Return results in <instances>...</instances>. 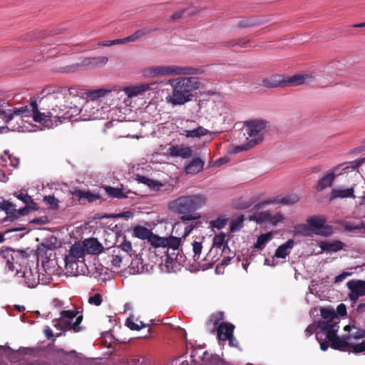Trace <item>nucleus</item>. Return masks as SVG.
I'll list each match as a JSON object with an SVG mask.
<instances>
[{
  "label": "nucleus",
  "mask_w": 365,
  "mask_h": 365,
  "mask_svg": "<svg viewBox=\"0 0 365 365\" xmlns=\"http://www.w3.org/2000/svg\"><path fill=\"white\" fill-rule=\"evenodd\" d=\"M234 329L235 326L232 324L225 322L220 323L216 329L219 341H227V339H229L233 334Z\"/></svg>",
  "instance_id": "obj_16"
},
{
  "label": "nucleus",
  "mask_w": 365,
  "mask_h": 365,
  "mask_svg": "<svg viewBox=\"0 0 365 365\" xmlns=\"http://www.w3.org/2000/svg\"><path fill=\"white\" fill-rule=\"evenodd\" d=\"M272 234L271 232H267L264 234L260 235L257 240L254 247L256 249L262 250L267 242L271 239Z\"/></svg>",
  "instance_id": "obj_42"
},
{
  "label": "nucleus",
  "mask_w": 365,
  "mask_h": 365,
  "mask_svg": "<svg viewBox=\"0 0 365 365\" xmlns=\"http://www.w3.org/2000/svg\"><path fill=\"white\" fill-rule=\"evenodd\" d=\"M54 327L61 331H65L66 330L70 329L69 327H66L64 324L62 322V319H56L53 320Z\"/></svg>",
  "instance_id": "obj_63"
},
{
  "label": "nucleus",
  "mask_w": 365,
  "mask_h": 365,
  "mask_svg": "<svg viewBox=\"0 0 365 365\" xmlns=\"http://www.w3.org/2000/svg\"><path fill=\"white\" fill-rule=\"evenodd\" d=\"M228 221L227 218L225 217H217V219L210 221L211 227L217 229H222L227 225Z\"/></svg>",
  "instance_id": "obj_49"
},
{
  "label": "nucleus",
  "mask_w": 365,
  "mask_h": 365,
  "mask_svg": "<svg viewBox=\"0 0 365 365\" xmlns=\"http://www.w3.org/2000/svg\"><path fill=\"white\" fill-rule=\"evenodd\" d=\"M181 243V238L170 236L166 238L165 242V248L171 249L172 251H178V248Z\"/></svg>",
  "instance_id": "obj_38"
},
{
  "label": "nucleus",
  "mask_w": 365,
  "mask_h": 365,
  "mask_svg": "<svg viewBox=\"0 0 365 365\" xmlns=\"http://www.w3.org/2000/svg\"><path fill=\"white\" fill-rule=\"evenodd\" d=\"M262 142V139L260 138H251L250 140H247V143H245L241 145H237L233 148L232 152L235 153H240L241 151L244 150H248L250 148H253L256 145L259 144Z\"/></svg>",
  "instance_id": "obj_32"
},
{
  "label": "nucleus",
  "mask_w": 365,
  "mask_h": 365,
  "mask_svg": "<svg viewBox=\"0 0 365 365\" xmlns=\"http://www.w3.org/2000/svg\"><path fill=\"white\" fill-rule=\"evenodd\" d=\"M75 318H76L75 322L73 324L71 323V325L68 326V327L70 328V329H73L75 332H77V331H81V328L80 327L79 325L83 320V315L81 314L79 316H76Z\"/></svg>",
  "instance_id": "obj_52"
},
{
  "label": "nucleus",
  "mask_w": 365,
  "mask_h": 365,
  "mask_svg": "<svg viewBox=\"0 0 365 365\" xmlns=\"http://www.w3.org/2000/svg\"><path fill=\"white\" fill-rule=\"evenodd\" d=\"M209 131L202 126H198L197 128L193 130H185L183 134L187 138H200L207 135Z\"/></svg>",
  "instance_id": "obj_35"
},
{
  "label": "nucleus",
  "mask_w": 365,
  "mask_h": 365,
  "mask_svg": "<svg viewBox=\"0 0 365 365\" xmlns=\"http://www.w3.org/2000/svg\"><path fill=\"white\" fill-rule=\"evenodd\" d=\"M269 218H270V212L269 211H264L260 212L257 217V222H269Z\"/></svg>",
  "instance_id": "obj_57"
},
{
  "label": "nucleus",
  "mask_w": 365,
  "mask_h": 365,
  "mask_svg": "<svg viewBox=\"0 0 365 365\" xmlns=\"http://www.w3.org/2000/svg\"><path fill=\"white\" fill-rule=\"evenodd\" d=\"M14 195L16 197L17 199L21 200L26 205H29V202H31V197L27 193H24L22 192H15Z\"/></svg>",
  "instance_id": "obj_53"
},
{
  "label": "nucleus",
  "mask_w": 365,
  "mask_h": 365,
  "mask_svg": "<svg viewBox=\"0 0 365 365\" xmlns=\"http://www.w3.org/2000/svg\"><path fill=\"white\" fill-rule=\"evenodd\" d=\"M150 89V84L144 83L139 86H128L123 91L129 98L141 95Z\"/></svg>",
  "instance_id": "obj_24"
},
{
  "label": "nucleus",
  "mask_w": 365,
  "mask_h": 365,
  "mask_svg": "<svg viewBox=\"0 0 365 365\" xmlns=\"http://www.w3.org/2000/svg\"><path fill=\"white\" fill-rule=\"evenodd\" d=\"M180 359V358H178V359H174L172 361V365H199V364H197L195 362V359H192V361H191L192 363L194 362L193 364H190L187 361H182L179 363Z\"/></svg>",
  "instance_id": "obj_64"
},
{
  "label": "nucleus",
  "mask_w": 365,
  "mask_h": 365,
  "mask_svg": "<svg viewBox=\"0 0 365 365\" xmlns=\"http://www.w3.org/2000/svg\"><path fill=\"white\" fill-rule=\"evenodd\" d=\"M350 339V336H344V339H340L336 334L331 339H328L331 342V347L336 350L344 351L346 348L351 347V344L346 340Z\"/></svg>",
  "instance_id": "obj_21"
},
{
  "label": "nucleus",
  "mask_w": 365,
  "mask_h": 365,
  "mask_svg": "<svg viewBox=\"0 0 365 365\" xmlns=\"http://www.w3.org/2000/svg\"><path fill=\"white\" fill-rule=\"evenodd\" d=\"M318 327L327 339H331L338 331L337 323L334 322H319Z\"/></svg>",
  "instance_id": "obj_18"
},
{
  "label": "nucleus",
  "mask_w": 365,
  "mask_h": 365,
  "mask_svg": "<svg viewBox=\"0 0 365 365\" xmlns=\"http://www.w3.org/2000/svg\"><path fill=\"white\" fill-rule=\"evenodd\" d=\"M203 71L192 66H158L145 68L143 76L155 77L163 76H184L170 79L168 84L171 92L166 97L168 103L173 106H182L192 101L195 93L202 86L200 78L195 76H187L202 74Z\"/></svg>",
  "instance_id": "obj_1"
},
{
  "label": "nucleus",
  "mask_w": 365,
  "mask_h": 365,
  "mask_svg": "<svg viewBox=\"0 0 365 365\" xmlns=\"http://www.w3.org/2000/svg\"><path fill=\"white\" fill-rule=\"evenodd\" d=\"M13 113L15 115L21 117H33L35 122L43 123V113L38 110V104L36 101L31 102L30 106H26L21 108H14Z\"/></svg>",
  "instance_id": "obj_6"
},
{
  "label": "nucleus",
  "mask_w": 365,
  "mask_h": 365,
  "mask_svg": "<svg viewBox=\"0 0 365 365\" xmlns=\"http://www.w3.org/2000/svg\"><path fill=\"white\" fill-rule=\"evenodd\" d=\"M354 192V190L353 187L347 189L334 188L331 192L330 200H333L335 198H355Z\"/></svg>",
  "instance_id": "obj_25"
},
{
  "label": "nucleus",
  "mask_w": 365,
  "mask_h": 365,
  "mask_svg": "<svg viewBox=\"0 0 365 365\" xmlns=\"http://www.w3.org/2000/svg\"><path fill=\"white\" fill-rule=\"evenodd\" d=\"M207 202V196L203 193L184 195L171 200L168 207L173 212L182 215V222L192 221L201 217L197 210L203 207Z\"/></svg>",
  "instance_id": "obj_4"
},
{
  "label": "nucleus",
  "mask_w": 365,
  "mask_h": 365,
  "mask_svg": "<svg viewBox=\"0 0 365 365\" xmlns=\"http://www.w3.org/2000/svg\"><path fill=\"white\" fill-rule=\"evenodd\" d=\"M43 202L50 209L56 210L58 207V200L53 195L44 196Z\"/></svg>",
  "instance_id": "obj_46"
},
{
  "label": "nucleus",
  "mask_w": 365,
  "mask_h": 365,
  "mask_svg": "<svg viewBox=\"0 0 365 365\" xmlns=\"http://www.w3.org/2000/svg\"><path fill=\"white\" fill-rule=\"evenodd\" d=\"M141 326H139L138 324L135 323L133 319L130 318L127 319L126 321V325L129 329L131 330H140L142 327H145V325L143 324L142 322H140Z\"/></svg>",
  "instance_id": "obj_56"
},
{
  "label": "nucleus",
  "mask_w": 365,
  "mask_h": 365,
  "mask_svg": "<svg viewBox=\"0 0 365 365\" xmlns=\"http://www.w3.org/2000/svg\"><path fill=\"white\" fill-rule=\"evenodd\" d=\"M335 177L336 175L334 172L329 173L324 175L318 180L315 186L316 190L320 192L327 187H331L335 180Z\"/></svg>",
  "instance_id": "obj_22"
},
{
  "label": "nucleus",
  "mask_w": 365,
  "mask_h": 365,
  "mask_svg": "<svg viewBox=\"0 0 365 365\" xmlns=\"http://www.w3.org/2000/svg\"><path fill=\"white\" fill-rule=\"evenodd\" d=\"M237 49L240 48H245L247 43L250 42V39L247 37H243L240 38H235Z\"/></svg>",
  "instance_id": "obj_59"
},
{
  "label": "nucleus",
  "mask_w": 365,
  "mask_h": 365,
  "mask_svg": "<svg viewBox=\"0 0 365 365\" xmlns=\"http://www.w3.org/2000/svg\"><path fill=\"white\" fill-rule=\"evenodd\" d=\"M148 242L155 247H163L165 248V242H166V238L159 237L157 235H155L153 232L151 235L149 237L148 240Z\"/></svg>",
  "instance_id": "obj_40"
},
{
  "label": "nucleus",
  "mask_w": 365,
  "mask_h": 365,
  "mask_svg": "<svg viewBox=\"0 0 365 365\" xmlns=\"http://www.w3.org/2000/svg\"><path fill=\"white\" fill-rule=\"evenodd\" d=\"M227 340L228 341L230 346L237 348L240 351H242V348L240 346L238 340L234 336L233 334L229 339H227Z\"/></svg>",
  "instance_id": "obj_58"
},
{
  "label": "nucleus",
  "mask_w": 365,
  "mask_h": 365,
  "mask_svg": "<svg viewBox=\"0 0 365 365\" xmlns=\"http://www.w3.org/2000/svg\"><path fill=\"white\" fill-rule=\"evenodd\" d=\"M320 312L322 317L326 319V322H334L333 319L337 317L334 310L329 308H322Z\"/></svg>",
  "instance_id": "obj_44"
},
{
  "label": "nucleus",
  "mask_w": 365,
  "mask_h": 365,
  "mask_svg": "<svg viewBox=\"0 0 365 365\" xmlns=\"http://www.w3.org/2000/svg\"><path fill=\"white\" fill-rule=\"evenodd\" d=\"M73 198H77L80 203H83L86 200L88 202H93L101 198V195L97 193H93L90 191H85L82 190H75L71 193Z\"/></svg>",
  "instance_id": "obj_15"
},
{
  "label": "nucleus",
  "mask_w": 365,
  "mask_h": 365,
  "mask_svg": "<svg viewBox=\"0 0 365 365\" xmlns=\"http://www.w3.org/2000/svg\"><path fill=\"white\" fill-rule=\"evenodd\" d=\"M48 353L45 348H22L17 351H12L9 346L0 345V354L5 356L11 363L6 365H47L43 361ZM81 365H98L97 363L83 361Z\"/></svg>",
  "instance_id": "obj_3"
},
{
  "label": "nucleus",
  "mask_w": 365,
  "mask_h": 365,
  "mask_svg": "<svg viewBox=\"0 0 365 365\" xmlns=\"http://www.w3.org/2000/svg\"><path fill=\"white\" fill-rule=\"evenodd\" d=\"M102 302L103 299L101 295L98 293L95 294L88 298V303L96 306H100L102 304Z\"/></svg>",
  "instance_id": "obj_54"
},
{
  "label": "nucleus",
  "mask_w": 365,
  "mask_h": 365,
  "mask_svg": "<svg viewBox=\"0 0 365 365\" xmlns=\"http://www.w3.org/2000/svg\"><path fill=\"white\" fill-rule=\"evenodd\" d=\"M115 248H119L120 252L126 256H131V252H133V247L131 242L127 240L125 237H124L123 241Z\"/></svg>",
  "instance_id": "obj_43"
},
{
  "label": "nucleus",
  "mask_w": 365,
  "mask_h": 365,
  "mask_svg": "<svg viewBox=\"0 0 365 365\" xmlns=\"http://www.w3.org/2000/svg\"><path fill=\"white\" fill-rule=\"evenodd\" d=\"M48 250H50V251L51 250V245L42 243L38 248V255H41L43 254L46 255V252Z\"/></svg>",
  "instance_id": "obj_62"
},
{
  "label": "nucleus",
  "mask_w": 365,
  "mask_h": 365,
  "mask_svg": "<svg viewBox=\"0 0 365 365\" xmlns=\"http://www.w3.org/2000/svg\"><path fill=\"white\" fill-rule=\"evenodd\" d=\"M168 152L172 157H180L183 159L189 158L192 155L191 148L183 145H171L168 149Z\"/></svg>",
  "instance_id": "obj_14"
},
{
  "label": "nucleus",
  "mask_w": 365,
  "mask_h": 365,
  "mask_svg": "<svg viewBox=\"0 0 365 365\" xmlns=\"http://www.w3.org/2000/svg\"><path fill=\"white\" fill-rule=\"evenodd\" d=\"M224 314L223 312H218L211 315L208 324H212L214 325V328L212 331H214L215 328L219 324L220 322L223 319Z\"/></svg>",
  "instance_id": "obj_48"
},
{
  "label": "nucleus",
  "mask_w": 365,
  "mask_h": 365,
  "mask_svg": "<svg viewBox=\"0 0 365 365\" xmlns=\"http://www.w3.org/2000/svg\"><path fill=\"white\" fill-rule=\"evenodd\" d=\"M284 220V217L283 216L282 214L281 213H277L274 215H272L271 213H270V218H269V224L275 226L277 225L279 222H282Z\"/></svg>",
  "instance_id": "obj_51"
},
{
  "label": "nucleus",
  "mask_w": 365,
  "mask_h": 365,
  "mask_svg": "<svg viewBox=\"0 0 365 365\" xmlns=\"http://www.w3.org/2000/svg\"><path fill=\"white\" fill-rule=\"evenodd\" d=\"M138 182L148 185L150 188L153 190L159 189L160 187L162 186V184L160 182L155 181L145 176L139 175L138 178Z\"/></svg>",
  "instance_id": "obj_41"
},
{
  "label": "nucleus",
  "mask_w": 365,
  "mask_h": 365,
  "mask_svg": "<svg viewBox=\"0 0 365 365\" xmlns=\"http://www.w3.org/2000/svg\"><path fill=\"white\" fill-rule=\"evenodd\" d=\"M0 209L4 210L7 214V217H5L2 221L6 220L14 221L16 219V205L9 200H3L0 202Z\"/></svg>",
  "instance_id": "obj_20"
},
{
  "label": "nucleus",
  "mask_w": 365,
  "mask_h": 365,
  "mask_svg": "<svg viewBox=\"0 0 365 365\" xmlns=\"http://www.w3.org/2000/svg\"><path fill=\"white\" fill-rule=\"evenodd\" d=\"M127 257L126 255L122 253L119 248H114L112 254V264L115 267H120L123 259Z\"/></svg>",
  "instance_id": "obj_39"
},
{
  "label": "nucleus",
  "mask_w": 365,
  "mask_h": 365,
  "mask_svg": "<svg viewBox=\"0 0 365 365\" xmlns=\"http://www.w3.org/2000/svg\"><path fill=\"white\" fill-rule=\"evenodd\" d=\"M354 353H360L365 351V340L360 344H356L351 346Z\"/></svg>",
  "instance_id": "obj_61"
},
{
  "label": "nucleus",
  "mask_w": 365,
  "mask_h": 365,
  "mask_svg": "<svg viewBox=\"0 0 365 365\" xmlns=\"http://www.w3.org/2000/svg\"><path fill=\"white\" fill-rule=\"evenodd\" d=\"M262 86L267 88L285 86L284 78L280 75H272L262 80Z\"/></svg>",
  "instance_id": "obj_23"
},
{
  "label": "nucleus",
  "mask_w": 365,
  "mask_h": 365,
  "mask_svg": "<svg viewBox=\"0 0 365 365\" xmlns=\"http://www.w3.org/2000/svg\"><path fill=\"white\" fill-rule=\"evenodd\" d=\"M120 92V90L119 89L118 86H108L106 88H101L95 90H88L85 93V94L86 95L87 98H89L90 100L96 101L101 98L108 96L112 93H116L117 94H118Z\"/></svg>",
  "instance_id": "obj_11"
},
{
  "label": "nucleus",
  "mask_w": 365,
  "mask_h": 365,
  "mask_svg": "<svg viewBox=\"0 0 365 365\" xmlns=\"http://www.w3.org/2000/svg\"><path fill=\"white\" fill-rule=\"evenodd\" d=\"M106 192L110 197L113 198H128L129 192H124L122 188L113 187L111 186H105L103 187Z\"/></svg>",
  "instance_id": "obj_28"
},
{
  "label": "nucleus",
  "mask_w": 365,
  "mask_h": 365,
  "mask_svg": "<svg viewBox=\"0 0 365 365\" xmlns=\"http://www.w3.org/2000/svg\"><path fill=\"white\" fill-rule=\"evenodd\" d=\"M192 252L194 253L193 259L195 262H198L200 259V255L202 250V242L193 241L192 242Z\"/></svg>",
  "instance_id": "obj_45"
},
{
  "label": "nucleus",
  "mask_w": 365,
  "mask_h": 365,
  "mask_svg": "<svg viewBox=\"0 0 365 365\" xmlns=\"http://www.w3.org/2000/svg\"><path fill=\"white\" fill-rule=\"evenodd\" d=\"M297 232L304 237H310L312 236L314 232H312L311 227L307 225H299L297 227Z\"/></svg>",
  "instance_id": "obj_47"
},
{
  "label": "nucleus",
  "mask_w": 365,
  "mask_h": 365,
  "mask_svg": "<svg viewBox=\"0 0 365 365\" xmlns=\"http://www.w3.org/2000/svg\"><path fill=\"white\" fill-rule=\"evenodd\" d=\"M155 31H156L155 29L143 28L141 29H138L135 33H133L130 36H128L127 40L128 41V42L136 41L137 40L140 39L143 36H144L148 34H150Z\"/></svg>",
  "instance_id": "obj_36"
},
{
  "label": "nucleus",
  "mask_w": 365,
  "mask_h": 365,
  "mask_svg": "<svg viewBox=\"0 0 365 365\" xmlns=\"http://www.w3.org/2000/svg\"><path fill=\"white\" fill-rule=\"evenodd\" d=\"M346 286L351 291L349 297L353 302H356L359 297L365 296V281L350 280L346 283Z\"/></svg>",
  "instance_id": "obj_9"
},
{
  "label": "nucleus",
  "mask_w": 365,
  "mask_h": 365,
  "mask_svg": "<svg viewBox=\"0 0 365 365\" xmlns=\"http://www.w3.org/2000/svg\"><path fill=\"white\" fill-rule=\"evenodd\" d=\"M314 76L308 73H297L294 76L284 78L286 86H299L304 83L312 82Z\"/></svg>",
  "instance_id": "obj_13"
},
{
  "label": "nucleus",
  "mask_w": 365,
  "mask_h": 365,
  "mask_svg": "<svg viewBox=\"0 0 365 365\" xmlns=\"http://www.w3.org/2000/svg\"><path fill=\"white\" fill-rule=\"evenodd\" d=\"M267 123V121L263 120H254L245 122V130L248 135L246 138L247 140L260 138L262 140L263 136L261 133L266 128Z\"/></svg>",
  "instance_id": "obj_7"
},
{
  "label": "nucleus",
  "mask_w": 365,
  "mask_h": 365,
  "mask_svg": "<svg viewBox=\"0 0 365 365\" xmlns=\"http://www.w3.org/2000/svg\"><path fill=\"white\" fill-rule=\"evenodd\" d=\"M299 198L297 195L290 194L283 197H276L272 202L274 204H282L284 205H294L299 201Z\"/></svg>",
  "instance_id": "obj_30"
},
{
  "label": "nucleus",
  "mask_w": 365,
  "mask_h": 365,
  "mask_svg": "<svg viewBox=\"0 0 365 365\" xmlns=\"http://www.w3.org/2000/svg\"><path fill=\"white\" fill-rule=\"evenodd\" d=\"M83 245L88 254L97 255L103 252V247L96 238L86 239Z\"/></svg>",
  "instance_id": "obj_17"
},
{
  "label": "nucleus",
  "mask_w": 365,
  "mask_h": 365,
  "mask_svg": "<svg viewBox=\"0 0 365 365\" xmlns=\"http://www.w3.org/2000/svg\"><path fill=\"white\" fill-rule=\"evenodd\" d=\"M73 88L67 89L65 87L46 86L39 93V105L41 109L45 110L43 123L51 121V118H60L61 112L71 108L66 98L72 95Z\"/></svg>",
  "instance_id": "obj_2"
},
{
  "label": "nucleus",
  "mask_w": 365,
  "mask_h": 365,
  "mask_svg": "<svg viewBox=\"0 0 365 365\" xmlns=\"http://www.w3.org/2000/svg\"><path fill=\"white\" fill-rule=\"evenodd\" d=\"M264 24V21L255 19V18H248L246 19L241 20L237 22V26L240 29L248 28V27H255L257 26H260Z\"/></svg>",
  "instance_id": "obj_33"
},
{
  "label": "nucleus",
  "mask_w": 365,
  "mask_h": 365,
  "mask_svg": "<svg viewBox=\"0 0 365 365\" xmlns=\"http://www.w3.org/2000/svg\"><path fill=\"white\" fill-rule=\"evenodd\" d=\"M294 245V240H289L284 244L279 246L275 251V256L278 258L284 259L289 255L291 249Z\"/></svg>",
  "instance_id": "obj_27"
},
{
  "label": "nucleus",
  "mask_w": 365,
  "mask_h": 365,
  "mask_svg": "<svg viewBox=\"0 0 365 365\" xmlns=\"http://www.w3.org/2000/svg\"><path fill=\"white\" fill-rule=\"evenodd\" d=\"M172 251L171 249H167L165 254V264L168 272L175 271L178 266L180 265L183 262V257L178 252Z\"/></svg>",
  "instance_id": "obj_12"
},
{
  "label": "nucleus",
  "mask_w": 365,
  "mask_h": 365,
  "mask_svg": "<svg viewBox=\"0 0 365 365\" xmlns=\"http://www.w3.org/2000/svg\"><path fill=\"white\" fill-rule=\"evenodd\" d=\"M325 219L319 217H309L307 220L314 234L328 237L332 234V227L325 225Z\"/></svg>",
  "instance_id": "obj_8"
},
{
  "label": "nucleus",
  "mask_w": 365,
  "mask_h": 365,
  "mask_svg": "<svg viewBox=\"0 0 365 365\" xmlns=\"http://www.w3.org/2000/svg\"><path fill=\"white\" fill-rule=\"evenodd\" d=\"M152 231L145 227L138 225L133 229V236L140 240H148Z\"/></svg>",
  "instance_id": "obj_34"
},
{
  "label": "nucleus",
  "mask_w": 365,
  "mask_h": 365,
  "mask_svg": "<svg viewBox=\"0 0 365 365\" xmlns=\"http://www.w3.org/2000/svg\"><path fill=\"white\" fill-rule=\"evenodd\" d=\"M242 219L232 220L230 225V232H234L239 230L242 226Z\"/></svg>",
  "instance_id": "obj_55"
},
{
  "label": "nucleus",
  "mask_w": 365,
  "mask_h": 365,
  "mask_svg": "<svg viewBox=\"0 0 365 365\" xmlns=\"http://www.w3.org/2000/svg\"><path fill=\"white\" fill-rule=\"evenodd\" d=\"M344 243L339 241L334 242H322L320 248L327 252H336L343 249Z\"/></svg>",
  "instance_id": "obj_31"
},
{
  "label": "nucleus",
  "mask_w": 365,
  "mask_h": 365,
  "mask_svg": "<svg viewBox=\"0 0 365 365\" xmlns=\"http://www.w3.org/2000/svg\"><path fill=\"white\" fill-rule=\"evenodd\" d=\"M132 269H134L137 272H142L143 271V260L141 258H135L132 260L130 263Z\"/></svg>",
  "instance_id": "obj_50"
},
{
  "label": "nucleus",
  "mask_w": 365,
  "mask_h": 365,
  "mask_svg": "<svg viewBox=\"0 0 365 365\" xmlns=\"http://www.w3.org/2000/svg\"><path fill=\"white\" fill-rule=\"evenodd\" d=\"M108 58L106 56L88 57L83 58L80 63H73L58 69L61 73H74L80 68L88 67L96 68L101 67L107 63Z\"/></svg>",
  "instance_id": "obj_5"
},
{
  "label": "nucleus",
  "mask_w": 365,
  "mask_h": 365,
  "mask_svg": "<svg viewBox=\"0 0 365 365\" xmlns=\"http://www.w3.org/2000/svg\"><path fill=\"white\" fill-rule=\"evenodd\" d=\"M70 257L71 258H83L85 256V249L83 245H81L79 242H75L70 247L69 252Z\"/></svg>",
  "instance_id": "obj_29"
},
{
  "label": "nucleus",
  "mask_w": 365,
  "mask_h": 365,
  "mask_svg": "<svg viewBox=\"0 0 365 365\" xmlns=\"http://www.w3.org/2000/svg\"><path fill=\"white\" fill-rule=\"evenodd\" d=\"M226 235L223 232H220L218 235H216L213 239V247L210 249L209 253L204 259L205 261H207L208 259V257H210L212 255V252L217 251V250H221L222 247L225 245L227 242H225Z\"/></svg>",
  "instance_id": "obj_26"
},
{
  "label": "nucleus",
  "mask_w": 365,
  "mask_h": 365,
  "mask_svg": "<svg viewBox=\"0 0 365 365\" xmlns=\"http://www.w3.org/2000/svg\"><path fill=\"white\" fill-rule=\"evenodd\" d=\"M56 355L64 365H81L84 361L76 351L66 352L63 349H58Z\"/></svg>",
  "instance_id": "obj_10"
},
{
  "label": "nucleus",
  "mask_w": 365,
  "mask_h": 365,
  "mask_svg": "<svg viewBox=\"0 0 365 365\" xmlns=\"http://www.w3.org/2000/svg\"><path fill=\"white\" fill-rule=\"evenodd\" d=\"M76 310H63L61 312V319L66 327L71 325V321L78 315Z\"/></svg>",
  "instance_id": "obj_37"
},
{
  "label": "nucleus",
  "mask_w": 365,
  "mask_h": 365,
  "mask_svg": "<svg viewBox=\"0 0 365 365\" xmlns=\"http://www.w3.org/2000/svg\"><path fill=\"white\" fill-rule=\"evenodd\" d=\"M205 161L200 157H194L192 160L185 167V171L187 174L196 175L202 170Z\"/></svg>",
  "instance_id": "obj_19"
},
{
  "label": "nucleus",
  "mask_w": 365,
  "mask_h": 365,
  "mask_svg": "<svg viewBox=\"0 0 365 365\" xmlns=\"http://www.w3.org/2000/svg\"><path fill=\"white\" fill-rule=\"evenodd\" d=\"M222 45L223 46H225V47L231 48L233 51H237V47L236 46V42H235V38L229 39V40H227V41H224L222 43Z\"/></svg>",
  "instance_id": "obj_60"
}]
</instances>
